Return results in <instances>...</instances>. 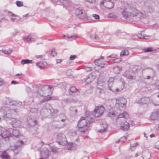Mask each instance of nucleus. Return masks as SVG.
I'll use <instances>...</instances> for the list:
<instances>
[{
	"mask_svg": "<svg viewBox=\"0 0 159 159\" xmlns=\"http://www.w3.org/2000/svg\"><path fill=\"white\" fill-rule=\"evenodd\" d=\"M124 9L121 11L123 16L128 20L131 17H135L138 20L146 17V15L139 11L131 6L127 2L124 3Z\"/></svg>",
	"mask_w": 159,
	"mask_h": 159,
	"instance_id": "f257e3e1",
	"label": "nucleus"
},
{
	"mask_svg": "<svg viewBox=\"0 0 159 159\" xmlns=\"http://www.w3.org/2000/svg\"><path fill=\"white\" fill-rule=\"evenodd\" d=\"M129 117V115L126 111L119 114L117 116L116 121L118 124L120 125V129L121 130L126 131L129 129V125L125 120V119Z\"/></svg>",
	"mask_w": 159,
	"mask_h": 159,
	"instance_id": "f03ea898",
	"label": "nucleus"
},
{
	"mask_svg": "<svg viewBox=\"0 0 159 159\" xmlns=\"http://www.w3.org/2000/svg\"><path fill=\"white\" fill-rule=\"evenodd\" d=\"M58 112L57 109H54L52 108L50 104L47 103L43 106L40 111V115L44 117L48 116H53L55 114Z\"/></svg>",
	"mask_w": 159,
	"mask_h": 159,
	"instance_id": "7ed1b4c3",
	"label": "nucleus"
},
{
	"mask_svg": "<svg viewBox=\"0 0 159 159\" xmlns=\"http://www.w3.org/2000/svg\"><path fill=\"white\" fill-rule=\"evenodd\" d=\"M155 2L151 0H147L144 3L142 9L144 12L147 13H152L154 11L156 6Z\"/></svg>",
	"mask_w": 159,
	"mask_h": 159,
	"instance_id": "20e7f679",
	"label": "nucleus"
},
{
	"mask_svg": "<svg viewBox=\"0 0 159 159\" xmlns=\"http://www.w3.org/2000/svg\"><path fill=\"white\" fill-rule=\"evenodd\" d=\"M78 127L79 131L81 133H84L87 129V121L84 117H81L78 121Z\"/></svg>",
	"mask_w": 159,
	"mask_h": 159,
	"instance_id": "39448f33",
	"label": "nucleus"
},
{
	"mask_svg": "<svg viewBox=\"0 0 159 159\" xmlns=\"http://www.w3.org/2000/svg\"><path fill=\"white\" fill-rule=\"evenodd\" d=\"M49 87L47 86L40 87L38 88L37 92H34L33 96L39 97V96H43L44 95H46L48 94L47 93L50 91Z\"/></svg>",
	"mask_w": 159,
	"mask_h": 159,
	"instance_id": "423d86ee",
	"label": "nucleus"
},
{
	"mask_svg": "<svg viewBox=\"0 0 159 159\" xmlns=\"http://www.w3.org/2000/svg\"><path fill=\"white\" fill-rule=\"evenodd\" d=\"M75 15L83 21H86L88 20V16L84 10L81 8L76 9Z\"/></svg>",
	"mask_w": 159,
	"mask_h": 159,
	"instance_id": "0eeeda50",
	"label": "nucleus"
},
{
	"mask_svg": "<svg viewBox=\"0 0 159 159\" xmlns=\"http://www.w3.org/2000/svg\"><path fill=\"white\" fill-rule=\"evenodd\" d=\"M127 101L126 99L124 98H119L116 99V103L115 104L116 107L121 110V108H123L124 106L126 105Z\"/></svg>",
	"mask_w": 159,
	"mask_h": 159,
	"instance_id": "6e6552de",
	"label": "nucleus"
},
{
	"mask_svg": "<svg viewBox=\"0 0 159 159\" xmlns=\"http://www.w3.org/2000/svg\"><path fill=\"white\" fill-rule=\"evenodd\" d=\"M105 111L104 107L102 106L96 107L93 113L96 117H98L102 115Z\"/></svg>",
	"mask_w": 159,
	"mask_h": 159,
	"instance_id": "1a4fd4ad",
	"label": "nucleus"
},
{
	"mask_svg": "<svg viewBox=\"0 0 159 159\" xmlns=\"http://www.w3.org/2000/svg\"><path fill=\"white\" fill-rule=\"evenodd\" d=\"M152 102L155 105H159V99L156 103H155L154 101L151 100L149 98L146 97H143L138 101V103L141 104H148Z\"/></svg>",
	"mask_w": 159,
	"mask_h": 159,
	"instance_id": "9d476101",
	"label": "nucleus"
},
{
	"mask_svg": "<svg viewBox=\"0 0 159 159\" xmlns=\"http://www.w3.org/2000/svg\"><path fill=\"white\" fill-rule=\"evenodd\" d=\"M101 4L108 9L112 8L114 6V2L111 0H103L101 2Z\"/></svg>",
	"mask_w": 159,
	"mask_h": 159,
	"instance_id": "9b49d317",
	"label": "nucleus"
},
{
	"mask_svg": "<svg viewBox=\"0 0 159 159\" xmlns=\"http://www.w3.org/2000/svg\"><path fill=\"white\" fill-rule=\"evenodd\" d=\"M104 57L101 56L99 59L95 60L94 61L95 64L101 68H103L107 66V64L104 63L102 61V59L104 60Z\"/></svg>",
	"mask_w": 159,
	"mask_h": 159,
	"instance_id": "f8f14e48",
	"label": "nucleus"
},
{
	"mask_svg": "<svg viewBox=\"0 0 159 159\" xmlns=\"http://www.w3.org/2000/svg\"><path fill=\"white\" fill-rule=\"evenodd\" d=\"M11 124L13 127L20 128L21 126V120L17 118H11Z\"/></svg>",
	"mask_w": 159,
	"mask_h": 159,
	"instance_id": "ddd939ff",
	"label": "nucleus"
},
{
	"mask_svg": "<svg viewBox=\"0 0 159 159\" xmlns=\"http://www.w3.org/2000/svg\"><path fill=\"white\" fill-rule=\"evenodd\" d=\"M27 119L28 123L31 126H34L37 123V121L35 120V117L34 114H30Z\"/></svg>",
	"mask_w": 159,
	"mask_h": 159,
	"instance_id": "4468645a",
	"label": "nucleus"
},
{
	"mask_svg": "<svg viewBox=\"0 0 159 159\" xmlns=\"http://www.w3.org/2000/svg\"><path fill=\"white\" fill-rule=\"evenodd\" d=\"M124 75L127 79L131 80H135V76L133 71L132 70L126 71L124 73Z\"/></svg>",
	"mask_w": 159,
	"mask_h": 159,
	"instance_id": "2eb2a0df",
	"label": "nucleus"
},
{
	"mask_svg": "<svg viewBox=\"0 0 159 159\" xmlns=\"http://www.w3.org/2000/svg\"><path fill=\"white\" fill-rule=\"evenodd\" d=\"M50 155V152L48 148H45L41 152V157L44 159H47Z\"/></svg>",
	"mask_w": 159,
	"mask_h": 159,
	"instance_id": "dca6fc26",
	"label": "nucleus"
},
{
	"mask_svg": "<svg viewBox=\"0 0 159 159\" xmlns=\"http://www.w3.org/2000/svg\"><path fill=\"white\" fill-rule=\"evenodd\" d=\"M58 139L59 140V142L62 144H65L67 143V140L65 135L61 133H59L57 134Z\"/></svg>",
	"mask_w": 159,
	"mask_h": 159,
	"instance_id": "f3484780",
	"label": "nucleus"
},
{
	"mask_svg": "<svg viewBox=\"0 0 159 159\" xmlns=\"http://www.w3.org/2000/svg\"><path fill=\"white\" fill-rule=\"evenodd\" d=\"M69 93L73 96H76L79 94L80 91L75 86L70 87L69 89Z\"/></svg>",
	"mask_w": 159,
	"mask_h": 159,
	"instance_id": "a211bd4d",
	"label": "nucleus"
},
{
	"mask_svg": "<svg viewBox=\"0 0 159 159\" xmlns=\"http://www.w3.org/2000/svg\"><path fill=\"white\" fill-rule=\"evenodd\" d=\"M6 103L10 106H19L21 104V102L15 100L7 99L6 101Z\"/></svg>",
	"mask_w": 159,
	"mask_h": 159,
	"instance_id": "6ab92c4d",
	"label": "nucleus"
},
{
	"mask_svg": "<svg viewBox=\"0 0 159 159\" xmlns=\"http://www.w3.org/2000/svg\"><path fill=\"white\" fill-rule=\"evenodd\" d=\"M66 119V116L65 115L64 113H61L57 116L55 120L57 121H61L63 122L65 121Z\"/></svg>",
	"mask_w": 159,
	"mask_h": 159,
	"instance_id": "aec40b11",
	"label": "nucleus"
},
{
	"mask_svg": "<svg viewBox=\"0 0 159 159\" xmlns=\"http://www.w3.org/2000/svg\"><path fill=\"white\" fill-rule=\"evenodd\" d=\"M36 39V37L34 34H31L28 35L24 39L27 42H33L35 41Z\"/></svg>",
	"mask_w": 159,
	"mask_h": 159,
	"instance_id": "412c9836",
	"label": "nucleus"
},
{
	"mask_svg": "<svg viewBox=\"0 0 159 159\" xmlns=\"http://www.w3.org/2000/svg\"><path fill=\"white\" fill-rule=\"evenodd\" d=\"M10 131L11 134V137H19L20 136V133L18 130L10 129Z\"/></svg>",
	"mask_w": 159,
	"mask_h": 159,
	"instance_id": "4be33fe9",
	"label": "nucleus"
},
{
	"mask_svg": "<svg viewBox=\"0 0 159 159\" xmlns=\"http://www.w3.org/2000/svg\"><path fill=\"white\" fill-rule=\"evenodd\" d=\"M114 79L113 78H111L108 81V85L110 90L114 91L115 88L112 87Z\"/></svg>",
	"mask_w": 159,
	"mask_h": 159,
	"instance_id": "5701e85b",
	"label": "nucleus"
},
{
	"mask_svg": "<svg viewBox=\"0 0 159 159\" xmlns=\"http://www.w3.org/2000/svg\"><path fill=\"white\" fill-rule=\"evenodd\" d=\"M2 137L4 139L9 138L11 137V134L10 131V129L3 132L2 134Z\"/></svg>",
	"mask_w": 159,
	"mask_h": 159,
	"instance_id": "b1692460",
	"label": "nucleus"
},
{
	"mask_svg": "<svg viewBox=\"0 0 159 159\" xmlns=\"http://www.w3.org/2000/svg\"><path fill=\"white\" fill-rule=\"evenodd\" d=\"M100 126L101 129L100 130L98 131L99 132L103 133L104 132H106L107 131V125L106 123L101 124Z\"/></svg>",
	"mask_w": 159,
	"mask_h": 159,
	"instance_id": "393cba45",
	"label": "nucleus"
},
{
	"mask_svg": "<svg viewBox=\"0 0 159 159\" xmlns=\"http://www.w3.org/2000/svg\"><path fill=\"white\" fill-rule=\"evenodd\" d=\"M137 37L139 39H148L151 38V36L146 34H143L142 33H139L137 34Z\"/></svg>",
	"mask_w": 159,
	"mask_h": 159,
	"instance_id": "a878e982",
	"label": "nucleus"
},
{
	"mask_svg": "<svg viewBox=\"0 0 159 159\" xmlns=\"http://www.w3.org/2000/svg\"><path fill=\"white\" fill-rule=\"evenodd\" d=\"M159 117V112L157 111L152 113L150 116V118L153 120H154L157 119Z\"/></svg>",
	"mask_w": 159,
	"mask_h": 159,
	"instance_id": "bb28decb",
	"label": "nucleus"
},
{
	"mask_svg": "<svg viewBox=\"0 0 159 159\" xmlns=\"http://www.w3.org/2000/svg\"><path fill=\"white\" fill-rule=\"evenodd\" d=\"M43 96H44V98L40 101L41 103L47 102L51 99V97L48 94L44 95Z\"/></svg>",
	"mask_w": 159,
	"mask_h": 159,
	"instance_id": "cd10ccee",
	"label": "nucleus"
},
{
	"mask_svg": "<svg viewBox=\"0 0 159 159\" xmlns=\"http://www.w3.org/2000/svg\"><path fill=\"white\" fill-rule=\"evenodd\" d=\"M58 2L67 6L70 5V2L69 0H58Z\"/></svg>",
	"mask_w": 159,
	"mask_h": 159,
	"instance_id": "c85d7f7f",
	"label": "nucleus"
},
{
	"mask_svg": "<svg viewBox=\"0 0 159 159\" xmlns=\"http://www.w3.org/2000/svg\"><path fill=\"white\" fill-rule=\"evenodd\" d=\"M8 15L9 16H12V17H11L10 19L12 21H14V20L16 19V16L13 13L11 12H8Z\"/></svg>",
	"mask_w": 159,
	"mask_h": 159,
	"instance_id": "c756f323",
	"label": "nucleus"
},
{
	"mask_svg": "<svg viewBox=\"0 0 159 159\" xmlns=\"http://www.w3.org/2000/svg\"><path fill=\"white\" fill-rule=\"evenodd\" d=\"M21 64L24 65L29 63H33V61L29 59H23L21 60Z\"/></svg>",
	"mask_w": 159,
	"mask_h": 159,
	"instance_id": "7c9ffc66",
	"label": "nucleus"
},
{
	"mask_svg": "<svg viewBox=\"0 0 159 159\" xmlns=\"http://www.w3.org/2000/svg\"><path fill=\"white\" fill-rule=\"evenodd\" d=\"M1 157L3 159H9V155L5 152H4L1 155Z\"/></svg>",
	"mask_w": 159,
	"mask_h": 159,
	"instance_id": "2f4dec72",
	"label": "nucleus"
},
{
	"mask_svg": "<svg viewBox=\"0 0 159 159\" xmlns=\"http://www.w3.org/2000/svg\"><path fill=\"white\" fill-rule=\"evenodd\" d=\"M85 118L86 119L87 121H88L90 123L92 122L94 120V118L91 117L90 115L87 116Z\"/></svg>",
	"mask_w": 159,
	"mask_h": 159,
	"instance_id": "473e14b6",
	"label": "nucleus"
},
{
	"mask_svg": "<svg viewBox=\"0 0 159 159\" xmlns=\"http://www.w3.org/2000/svg\"><path fill=\"white\" fill-rule=\"evenodd\" d=\"M93 78L91 75H89L86 80V81L88 83H91L93 80Z\"/></svg>",
	"mask_w": 159,
	"mask_h": 159,
	"instance_id": "72a5a7b5",
	"label": "nucleus"
},
{
	"mask_svg": "<svg viewBox=\"0 0 159 159\" xmlns=\"http://www.w3.org/2000/svg\"><path fill=\"white\" fill-rule=\"evenodd\" d=\"M129 54V51L127 50L122 51L120 53V56H127Z\"/></svg>",
	"mask_w": 159,
	"mask_h": 159,
	"instance_id": "f704fd0d",
	"label": "nucleus"
},
{
	"mask_svg": "<svg viewBox=\"0 0 159 159\" xmlns=\"http://www.w3.org/2000/svg\"><path fill=\"white\" fill-rule=\"evenodd\" d=\"M150 156L151 155L149 152H147L144 153L143 158V159H148L150 158Z\"/></svg>",
	"mask_w": 159,
	"mask_h": 159,
	"instance_id": "c9c22d12",
	"label": "nucleus"
},
{
	"mask_svg": "<svg viewBox=\"0 0 159 159\" xmlns=\"http://www.w3.org/2000/svg\"><path fill=\"white\" fill-rule=\"evenodd\" d=\"M90 36L91 39H93L98 40L99 39V37L94 33H91Z\"/></svg>",
	"mask_w": 159,
	"mask_h": 159,
	"instance_id": "e433bc0d",
	"label": "nucleus"
},
{
	"mask_svg": "<svg viewBox=\"0 0 159 159\" xmlns=\"http://www.w3.org/2000/svg\"><path fill=\"white\" fill-rule=\"evenodd\" d=\"M116 115V112L115 111H112L108 113V116L111 118H113Z\"/></svg>",
	"mask_w": 159,
	"mask_h": 159,
	"instance_id": "4c0bfd02",
	"label": "nucleus"
},
{
	"mask_svg": "<svg viewBox=\"0 0 159 159\" xmlns=\"http://www.w3.org/2000/svg\"><path fill=\"white\" fill-rule=\"evenodd\" d=\"M2 51L3 52L6 54H10L12 52V51L10 49L2 50Z\"/></svg>",
	"mask_w": 159,
	"mask_h": 159,
	"instance_id": "58836bf2",
	"label": "nucleus"
},
{
	"mask_svg": "<svg viewBox=\"0 0 159 159\" xmlns=\"http://www.w3.org/2000/svg\"><path fill=\"white\" fill-rule=\"evenodd\" d=\"M43 62H39L36 63V65L38 66L40 69H43L44 68V66L42 65Z\"/></svg>",
	"mask_w": 159,
	"mask_h": 159,
	"instance_id": "ea45409f",
	"label": "nucleus"
},
{
	"mask_svg": "<svg viewBox=\"0 0 159 159\" xmlns=\"http://www.w3.org/2000/svg\"><path fill=\"white\" fill-rule=\"evenodd\" d=\"M100 83H98V84L97 85V88H98V89L97 90V92H98L100 93H102V89L100 87Z\"/></svg>",
	"mask_w": 159,
	"mask_h": 159,
	"instance_id": "a19ab883",
	"label": "nucleus"
},
{
	"mask_svg": "<svg viewBox=\"0 0 159 159\" xmlns=\"http://www.w3.org/2000/svg\"><path fill=\"white\" fill-rule=\"evenodd\" d=\"M122 58H117L112 60V61L115 63H118L121 61Z\"/></svg>",
	"mask_w": 159,
	"mask_h": 159,
	"instance_id": "79ce46f5",
	"label": "nucleus"
},
{
	"mask_svg": "<svg viewBox=\"0 0 159 159\" xmlns=\"http://www.w3.org/2000/svg\"><path fill=\"white\" fill-rule=\"evenodd\" d=\"M70 110L72 113H76L77 112V110L74 107H71Z\"/></svg>",
	"mask_w": 159,
	"mask_h": 159,
	"instance_id": "37998d69",
	"label": "nucleus"
},
{
	"mask_svg": "<svg viewBox=\"0 0 159 159\" xmlns=\"http://www.w3.org/2000/svg\"><path fill=\"white\" fill-rule=\"evenodd\" d=\"M73 144L72 143H69L67 146V149L68 150H71L73 147Z\"/></svg>",
	"mask_w": 159,
	"mask_h": 159,
	"instance_id": "c03bdc74",
	"label": "nucleus"
},
{
	"mask_svg": "<svg viewBox=\"0 0 159 159\" xmlns=\"http://www.w3.org/2000/svg\"><path fill=\"white\" fill-rule=\"evenodd\" d=\"M16 4L17 6L18 7H20L22 6L23 5V2L18 1H16Z\"/></svg>",
	"mask_w": 159,
	"mask_h": 159,
	"instance_id": "a18cd8bd",
	"label": "nucleus"
},
{
	"mask_svg": "<svg viewBox=\"0 0 159 159\" xmlns=\"http://www.w3.org/2000/svg\"><path fill=\"white\" fill-rule=\"evenodd\" d=\"M30 112L31 113H36L37 111V109L35 108H32L30 109Z\"/></svg>",
	"mask_w": 159,
	"mask_h": 159,
	"instance_id": "49530a36",
	"label": "nucleus"
},
{
	"mask_svg": "<svg viewBox=\"0 0 159 159\" xmlns=\"http://www.w3.org/2000/svg\"><path fill=\"white\" fill-rule=\"evenodd\" d=\"M159 82L158 80H157L154 84L152 85V86H155V88L156 89H159Z\"/></svg>",
	"mask_w": 159,
	"mask_h": 159,
	"instance_id": "de8ad7c7",
	"label": "nucleus"
},
{
	"mask_svg": "<svg viewBox=\"0 0 159 159\" xmlns=\"http://www.w3.org/2000/svg\"><path fill=\"white\" fill-rule=\"evenodd\" d=\"M51 149L52 152L53 153H56L57 152V148L54 146L51 147Z\"/></svg>",
	"mask_w": 159,
	"mask_h": 159,
	"instance_id": "09e8293b",
	"label": "nucleus"
},
{
	"mask_svg": "<svg viewBox=\"0 0 159 159\" xmlns=\"http://www.w3.org/2000/svg\"><path fill=\"white\" fill-rule=\"evenodd\" d=\"M144 50L145 52H150L152 51V48H148Z\"/></svg>",
	"mask_w": 159,
	"mask_h": 159,
	"instance_id": "8fccbe9b",
	"label": "nucleus"
},
{
	"mask_svg": "<svg viewBox=\"0 0 159 159\" xmlns=\"http://www.w3.org/2000/svg\"><path fill=\"white\" fill-rule=\"evenodd\" d=\"M77 56L75 55H71L70 56V59L71 60H73L76 58Z\"/></svg>",
	"mask_w": 159,
	"mask_h": 159,
	"instance_id": "3c124183",
	"label": "nucleus"
},
{
	"mask_svg": "<svg viewBox=\"0 0 159 159\" xmlns=\"http://www.w3.org/2000/svg\"><path fill=\"white\" fill-rule=\"evenodd\" d=\"M96 19H99L100 18L99 16L96 14H93L92 15Z\"/></svg>",
	"mask_w": 159,
	"mask_h": 159,
	"instance_id": "603ef678",
	"label": "nucleus"
},
{
	"mask_svg": "<svg viewBox=\"0 0 159 159\" xmlns=\"http://www.w3.org/2000/svg\"><path fill=\"white\" fill-rule=\"evenodd\" d=\"M108 16L110 18H115L116 16L113 13H110L108 15Z\"/></svg>",
	"mask_w": 159,
	"mask_h": 159,
	"instance_id": "864d4df0",
	"label": "nucleus"
},
{
	"mask_svg": "<svg viewBox=\"0 0 159 159\" xmlns=\"http://www.w3.org/2000/svg\"><path fill=\"white\" fill-rule=\"evenodd\" d=\"M116 56H117V55L116 54H111V55L107 56V58L111 57V58H114L116 57Z\"/></svg>",
	"mask_w": 159,
	"mask_h": 159,
	"instance_id": "5fc2aeb1",
	"label": "nucleus"
},
{
	"mask_svg": "<svg viewBox=\"0 0 159 159\" xmlns=\"http://www.w3.org/2000/svg\"><path fill=\"white\" fill-rule=\"evenodd\" d=\"M51 54L53 57H54L56 55V52L55 50H52V51Z\"/></svg>",
	"mask_w": 159,
	"mask_h": 159,
	"instance_id": "6e6d98bb",
	"label": "nucleus"
},
{
	"mask_svg": "<svg viewBox=\"0 0 159 159\" xmlns=\"http://www.w3.org/2000/svg\"><path fill=\"white\" fill-rule=\"evenodd\" d=\"M44 55H36L35 56V57L37 58L42 59L44 57Z\"/></svg>",
	"mask_w": 159,
	"mask_h": 159,
	"instance_id": "4d7b16f0",
	"label": "nucleus"
},
{
	"mask_svg": "<svg viewBox=\"0 0 159 159\" xmlns=\"http://www.w3.org/2000/svg\"><path fill=\"white\" fill-rule=\"evenodd\" d=\"M153 75H151V76H150V75H148L147 76V78H146V79H147V80H153Z\"/></svg>",
	"mask_w": 159,
	"mask_h": 159,
	"instance_id": "13d9d810",
	"label": "nucleus"
},
{
	"mask_svg": "<svg viewBox=\"0 0 159 159\" xmlns=\"http://www.w3.org/2000/svg\"><path fill=\"white\" fill-rule=\"evenodd\" d=\"M76 35H73L70 36H68V38L69 39H75L76 38Z\"/></svg>",
	"mask_w": 159,
	"mask_h": 159,
	"instance_id": "bf43d9fd",
	"label": "nucleus"
},
{
	"mask_svg": "<svg viewBox=\"0 0 159 159\" xmlns=\"http://www.w3.org/2000/svg\"><path fill=\"white\" fill-rule=\"evenodd\" d=\"M98 83H100V87L102 88V89L103 88V83L102 82H100L98 80Z\"/></svg>",
	"mask_w": 159,
	"mask_h": 159,
	"instance_id": "052dcab7",
	"label": "nucleus"
},
{
	"mask_svg": "<svg viewBox=\"0 0 159 159\" xmlns=\"http://www.w3.org/2000/svg\"><path fill=\"white\" fill-rule=\"evenodd\" d=\"M87 2L91 3H94L95 2L96 0H86Z\"/></svg>",
	"mask_w": 159,
	"mask_h": 159,
	"instance_id": "680f3d73",
	"label": "nucleus"
},
{
	"mask_svg": "<svg viewBox=\"0 0 159 159\" xmlns=\"http://www.w3.org/2000/svg\"><path fill=\"white\" fill-rule=\"evenodd\" d=\"M122 89H118V88H116V89H115V90H114V92H115V91L116 92H120V91L122 90Z\"/></svg>",
	"mask_w": 159,
	"mask_h": 159,
	"instance_id": "e2e57ef3",
	"label": "nucleus"
},
{
	"mask_svg": "<svg viewBox=\"0 0 159 159\" xmlns=\"http://www.w3.org/2000/svg\"><path fill=\"white\" fill-rule=\"evenodd\" d=\"M57 63V64L61 63L62 61L61 59H57L56 60Z\"/></svg>",
	"mask_w": 159,
	"mask_h": 159,
	"instance_id": "0e129e2a",
	"label": "nucleus"
},
{
	"mask_svg": "<svg viewBox=\"0 0 159 159\" xmlns=\"http://www.w3.org/2000/svg\"><path fill=\"white\" fill-rule=\"evenodd\" d=\"M92 68L90 67H87L86 68V70L87 71H91L92 70Z\"/></svg>",
	"mask_w": 159,
	"mask_h": 159,
	"instance_id": "69168bd1",
	"label": "nucleus"
},
{
	"mask_svg": "<svg viewBox=\"0 0 159 159\" xmlns=\"http://www.w3.org/2000/svg\"><path fill=\"white\" fill-rule=\"evenodd\" d=\"M11 83L12 84H18V83L16 81L14 80L12 81Z\"/></svg>",
	"mask_w": 159,
	"mask_h": 159,
	"instance_id": "338daca9",
	"label": "nucleus"
},
{
	"mask_svg": "<svg viewBox=\"0 0 159 159\" xmlns=\"http://www.w3.org/2000/svg\"><path fill=\"white\" fill-rule=\"evenodd\" d=\"M81 159H89V158L87 156H84Z\"/></svg>",
	"mask_w": 159,
	"mask_h": 159,
	"instance_id": "774afa93",
	"label": "nucleus"
}]
</instances>
